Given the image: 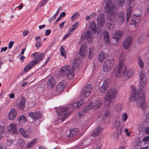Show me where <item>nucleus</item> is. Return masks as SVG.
<instances>
[{"label": "nucleus", "mask_w": 149, "mask_h": 149, "mask_svg": "<svg viewBox=\"0 0 149 149\" xmlns=\"http://www.w3.org/2000/svg\"><path fill=\"white\" fill-rule=\"evenodd\" d=\"M140 78L139 88L140 89H142L144 88L146 80V74L144 72L142 71L140 73Z\"/></svg>", "instance_id": "10"}, {"label": "nucleus", "mask_w": 149, "mask_h": 149, "mask_svg": "<svg viewBox=\"0 0 149 149\" xmlns=\"http://www.w3.org/2000/svg\"><path fill=\"white\" fill-rule=\"evenodd\" d=\"M8 131L10 133H18L17 127L16 125L14 123H12L10 125L9 127Z\"/></svg>", "instance_id": "18"}, {"label": "nucleus", "mask_w": 149, "mask_h": 149, "mask_svg": "<svg viewBox=\"0 0 149 149\" xmlns=\"http://www.w3.org/2000/svg\"><path fill=\"white\" fill-rule=\"evenodd\" d=\"M19 132L22 136L25 138H28L29 136V134L22 128H20L19 129Z\"/></svg>", "instance_id": "29"}, {"label": "nucleus", "mask_w": 149, "mask_h": 149, "mask_svg": "<svg viewBox=\"0 0 149 149\" xmlns=\"http://www.w3.org/2000/svg\"><path fill=\"white\" fill-rule=\"evenodd\" d=\"M95 47L92 46L89 49L88 58L91 59L94 56L95 53Z\"/></svg>", "instance_id": "28"}, {"label": "nucleus", "mask_w": 149, "mask_h": 149, "mask_svg": "<svg viewBox=\"0 0 149 149\" xmlns=\"http://www.w3.org/2000/svg\"><path fill=\"white\" fill-rule=\"evenodd\" d=\"M38 141L37 139H34L32 141L30 142L27 145V147L29 148H31L35 144H36Z\"/></svg>", "instance_id": "35"}, {"label": "nucleus", "mask_w": 149, "mask_h": 149, "mask_svg": "<svg viewBox=\"0 0 149 149\" xmlns=\"http://www.w3.org/2000/svg\"><path fill=\"white\" fill-rule=\"evenodd\" d=\"M102 129V126L97 127L94 129L92 134V136L94 137L98 136L101 134Z\"/></svg>", "instance_id": "19"}, {"label": "nucleus", "mask_w": 149, "mask_h": 149, "mask_svg": "<svg viewBox=\"0 0 149 149\" xmlns=\"http://www.w3.org/2000/svg\"><path fill=\"white\" fill-rule=\"evenodd\" d=\"M124 132L126 133V135L128 136H130V133L128 132V130L127 128H125L124 129Z\"/></svg>", "instance_id": "54"}, {"label": "nucleus", "mask_w": 149, "mask_h": 149, "mask_svg": "<svg viewBox=\"0 0 149 149\" xmlns=\"http://www.w3.org/2000/svg\"><path fill=\"white\" fill-rule=\"evenodd\" d=\"M61 49V56H65L66 52L63 47L62 46H61L60 48Z\"/></svg>", "instance_id": "40"}, {"label": "nucleus", "mask_w": 149, "mask_h": 149, "mask_svg": "<svg viewBox=\"0 0 149 149\" xmlns=\"http://www.w3.org/2000/svg\"><path fill=\"white\" fill-rule=\"evenodd\" d=\"M123 35L122 32L120 31H117L115 33L114 38L118 41L122 38Z\"/></svg>", "instance_id": "26"}, {"label": "nucleus", "mask_w": 149, "mask_h": 149, "mask_svg": "<svg viewBox=\"0 0 149 149\" xmlns=\"http://www.w3.org/2000/svg\"><path fill=\"white\" fill-rule=\"evenodd\" d=\"M88 51V49L86 45L85 44H83L80 46L79 54L82 57H84L87 53Z\"/></svg>", "instance_id": "14"}, {"label": "nucleus", "mask_w": 149, "mask_h": 149, "mask_svg": "<svg viewBox=\"0 0 149 149\" xmlns=\"http://www.w3.org/2000/svg\"><path fill=\"white\" fill-rule=\"evenodd\" d=\"M138 63L140 67L142 69H143L144 68V64L140 57L139 58Z\"/></svg>", "instance_id": "37"}, {"label": "nucleus", "mask_w": 149, "mask_h": 149, "mask_svg": "<svg viewBox=\"0 0 149 149\" xmlns=\"http://www.w3.org/2000/svg\"><path fill=\"white\" fill-rule=\"evenodd\" d=\"M85 38L86 39L88 42L91 43L93 41V36L90 30L87 31L85 35Z\"/></svg>", "instance_id": "20"}, {"label": "nucleus", "mask_w": 149, "mask_h": 149, "mask_svg": "<svg viewBox=\"0 0 149 149\" xmlns=\"http://www.w3.org/2000/svg\"><path fill=\"white\" fill-rule=\"evenodd\" d=\"M107 26L109 29H112L114 28V26L113 24L110 23H108L107 24Z\"/></svg>", "instance_id": "46"}, {"label": "nucleus", "mask_w": 149, "mask_h": 149, "mask_svg": "<svg viewBox=\"0 0 149 149\" xmlns=\"http://www.w3.org/2000/svg\"><path fill=\"white\" fill-rule=\"evenodd\" d=\"M123 106L122 104H117L115 106V110L116 111L119 112L123 109Z\"/></svg>", "instance_id": "33"}, {"label": "nucleus", "mask_w": 149, "mask_h": 149, "mask_svg": "<svg viewBox=\"0 0 149 149\" xmlns=\"http://www.w3.org/2000/svg\"><path fill=\"white\" fill-rule=\"evenodd\" d=\"M42 45V44L41 40L37 41L36 43V46L37 48L40 47Z\"/></svg>", "instance_id": "45"}, {"label": "nucleus", "mask_w": 149, "mask_h": 149, "mask_svg": "<svg viewBox=\"0 0 149 149\" xmlns=\"http://www.w3.org/2000/svg\"><path fill=\"white\" fill-rule=\"evenodd\" d=\"M78 23L77 22H75L73 25H72V27L70 29L71 31H73L77 28V26Z\"/></svg>", "instance_id": "42"}, {"label": "nucleus", "mask_w": 149, "mask_h": 149, "mask_svg": "<svg viewBox=\"0 0 149 149\" xmlns=\"http://www.w3.org/2000/svg\"><path fill=\"white\" fill-rule=\"evenodd\" d=\"M65 15V12H63L60 15V16H59L57 19H61V17H63Z\"/></svg>", "instance_id": "59"}, {"label": "nucleus", "mask_w": 149, "mask_h": 149, "mask_svg": "<svg viewBox=\"0 0 149 149\" xmlns=\"http://www.w3.org/2000/svg\"><path fill=\"white\" fill-rule=\"evenodd\" d=\"M90 28L92 33L94 34L97 32V27L95 24V22L93 21L90 24Z\"/></svg>", "instance_id": "22"}, {"label": "nucleus", "mask_w": 149, "mask_h": 149, "mask_svg": "<svg viewBox=\"0 0 149 149\" xmlns=\"http://www.w3.org/2000/svg\"><path fill=\"white\" fill-rule=\"evenodd\" d=\"M28 33V31H24L23 32V35L24 36H26Z\"/></svg>", "instance_id": "60"}, {"label": "nucleus", "mask_w": 149, "mask_h": 149, "mask_svg": "<svg viewBox=\"0 0 149 149\" xmlns=\"http://www.w3.org/2000/svg\"><path fill=\"white\" fill-rule=\"evenodd\" d=\"M96 14L95 13H92L91 15L89 16H87L86 17L87 18V19H90L91 18H93L94 17L96 16Z\"/></svg>", "instance_id": "49"}, {"label": "nucleus", "mask_w": 149, "mask_h": 149, "mask_svg": "<svg viewBox=\"0 0 149 149\" xmlns=\"http://www.w3.org/2000/svg\"><path fill=\"white\" fill-rule=\"evenodd\" d=\"M145 92L142 89L140 90L134 89L131 93L130 100V101L134 102L138 100L137 105L139 108L143 109L146 106L145 103Z\"/></svg>", "instance_id": "1"}, {"label": "nucleus", "mask_w": 149, "mask_h": 149, "mask_svg": "<svg viewBox=\"0 0 149 149\" xmlns=\"http://www.w3.org/2000/svg\"><path fill=\"white\" fill-rule=\"evenodd\" d=\"M113 73L114 76L117 78L125 77L126 79H128L133 75V71L131 70L127 69L123 61L120 60L118 66L115 68Z\"/></svg>", "instance_id": "2"}, {"label": "nucleus", "mask_w": 149, "mask_h": 149, "mask_svg": "<svg viewBox=\"0 0 149 149\" xmlns=\"http://www.w3.org/2000/svg\"><path fill=\"white\" fill-rule=\"evenodd\" d=\"M132 40V38L131 36L127 37L124 40L123 45L124 49H129Z\"/></svg>", "instance_id": "12"}, {"label": "nucleus", "mask_w": 149, "mask_h": 149, "mask_svg": "<svg viewBox=\"0 0 149 149\" xmlns=\"http://www.w3.org/2000/svg\"><path fill=\"white\" fill-rule=\"evenodd\" d=\"M141 141L140 139H137L136 141L135 147H140L141 145Z\"/></svg>", "instance_id": "41"}, {"label": "nucleus", "mask_w": 149, "mask_h": 149, "mask_svg": "<svg viewBox=\"0 0 149 149\" xmlns=\"http://www.w3.org/2000/svg\"><path fill=\"white\" fill-rule=\"evenodd\" d=\"M74 60L71 67L70 65H65L62 67L59 71L60 75L62 77L65 76L67 73L66 77L69 79L72 78L74 75L76 63Z\"/></svg>", "instance_id": "4"}, {"label": "nucleus", "mask_w": 149, "mask_h": 149, "mask_svg": "<svg viewBox=\"0 0 149 149\" xmlns=\"http://www.w3.org/2000/svg\"><path fill=\"white\" fill-rule=\"evenodd\" d=\"M67 84V82L64 80H62L59 82L57 86V90L60 92H62L64 90Z\"/></svg>", "instance_id": "16"}, {"label": "nucleus", "mask_w": 149, "mask_h": 149, "mask_svg": "<svg viewBox=\"0 0 149 149\" xmlns=\"http://www.w3.org/2000/svg\"><path fill=\"white\" fill-rule=\"evenodd\" d=\"M79 133L77 129H72L70 130L68 135V137H72L74 136H76Z\"/></svg>", "instance_id": "23"}, {"label": "nucleus", "mask_w": 149, "mask_h": 149, "mask_svg": "<svg viewBox=\"0 0 149 149\" xmlns=\"http://www.w3.org/2000/svg\"><path fill=\"white\" fill-rule=\"evenodd\" d=\"M25 145L24 141L22 139H19L17 143V145L19 149H21Z\"/></svg>", "instance_id": "31"}, {"label": "nucleus", "mask_w": 149, "mask_h": 149, "mask_svg": "<svg viewBox=\"0 0 149 149\" xmlns=\"http://www.w3.org/2000/svg\"><path fill=\"white\" fill-rule=\"evenodd\" d=\"M8 48L7 47H2L1 49V52L3 51H5Z\"/></svg>", "instance_id": "61"}, {"label": "nucleus", "mask_w": 149, "mask_h": 149, "mask_svg": "<svg viewBox=\"0 0 149 149\" xmlns=\"http://www.w3.org/2000/svg\"><path fill=\"white\" fill-rule=\"evenodd\" d=\"M5 132V128L3 126H0V133H2Z\"/></svg>", "instance_id": "55"}, {"label": "nucleus", "mask_w": 149, "mask_h": 149, "mask_svg": "<svg viewBox=\"0 0 149 149\" xmlns=\"http://www.w3.org/2000/svg\"><path fill=\"white\" fill-rule=\"evenodd\" d=\"M97 24L100 27L102 26L105 22V19H97Z\"/></svg>", "instance_id": "36"}, {"label": "nucleus", "mask_w": 149, "mask_h": 149, "mask_svg": "<svg viewBox=\"0 0 149 149\" xmlns=\"http://www.w3.org/2000/svg\"><path fill=\"white\" fill-rule=\"evenodd\" d=\"M143 142H145L149 141V136L145 137L142 140Z\"/></svg>", "instance_id": "53"}, {"label": "nucleus", "mask_w": 149, "mask_h": 149, "mask_svg": "<svg viewBox=\"0 0 149 149\" xmlns=\"http://www.w3.org/2000/svg\"><path fill=\"white\" fill-rule=\"evenodd\" d=\"M115 125L116 129L117 130H119L120 132L121 129L120 128V122L118 121L115 122Z\"/></svg>", "instance_id": "38"}, {"label": "nucleus", "mask_w": 149, "mask_h": 149, "mask_svg": "<svg viewBox=\"0 0 149 149\" xmlns=\"http://www.w3.org/2000/svg\"><path fill=\"white\" fill-rule=\"evenodd\" d=\"M111 114V112L110 111H107L105 113V116H104V119H107L109 118Z\"/></svg>", "instance_id": "39"}, {"label": "nucleus", "mask_w": 149, "mask_h": 149, "mask_svg": "<svg viewBox=\"0 0 149 149\" xmlns=\"http://www.w3.org/2000/svg\"><path fill=\"white\" fill-rule=\"evenodd\" d=\"M13 143V141L12 140H8L6 142V144L8 146H10Z\"/></svg>", "instance_id": "50"}, {"label": "nucleus", "mask_w": 149, "mask_h": 149, "mask_svg": "<svg viewBox=\"0 0 149 149\" xmlns=\"http://www.w3.org/2000/svg\"><path fill=\"white\" fill-rule=\"evenodd\" d=\"M29 116L32 118L33 120L36 121L41 117L42 114L41 112H31L29 113Z\"/></svg>", "instance_id": "13"}, {"label": "nucleus", "mask_w": 149, "mask_h": 149, "mask_svg": "<svg viewBox=\"0 0 149 149\" xmlns=\"http://www.w3.org/2000/svg\"><path fill=\"white\" fill-rule=\"evenodd\" d=\"M105 5L104 6V10L107 16L109 17H113L115 13V4L112 0H104Z\"/></svg>", "instance_id": "5"}, {"label": "nucleus", "mask_w": 149, "mask_h": 149, "mask_svg": "<svg viewBox=\"0 0 149 149\" xmlns=\"http://www.w3.org/2000/svg\"><path fill=\"white\" fill-rule=\"evenodd\" d=\"M134 0H129L128 4L130 5H131L132 2H134ZM132 8L131 6H130L127 8L126 11L127 18L126 19H129L131 15V13L132 11Z\"/></svg>", "instance_id": "17"}, {"label": "nucleus", "mask_w": 149, "mask_h": 149, "mask_svg": "<svg viewBox=\"0 0 149 149\" xmlns=\"http://www.w3.org/2000/svg\"><path fill=\"white\" fill-rule=\"evenodd\" d=\"M25 57L24 56H22L20 58V59L21 62H23L24 61V59Z\"/></svg>", "instance_id": "62"}, {"label": "nucleus", "mask_w": 149, "mask_h": 149, "mask_svg": "<svg viewBox=\"0 0 149 149\" xmlns=\"http://www.w3.org/2000/svg\"><path fill=\"white\" fill-rule=\"evenodd\" d=\"M145 132L146 134H149V127H147L145 130Z\"/></svg>", "instance_id": "64"}, {"label": "nucleus", "mask_w": 149, "mask_h": 149, "mask_svg": "<svg viewBox=\"0 0 149 149\" xmlns=\"http://www.w3.org/2000/svg\"><path fill=\"white\" fill-rule=\"evenodd\" d=\"M61 8V7H59V8L58 9L56 13L55 14V15H54V16H53V18H54V19H55L56 18V16H57V15L58 14V12L60 10Z\"/></svg>", "instance_id": "57"}, {"label": "nucleus", "mask_w": 149, "mask_h": 149, "mask_svg": "<svg viewBox=\"0 0 149 149\" xmlns=\"http://www.w3.org/2000/svg\"><path fill=\"white\" fill-rule=\"evenodd\" d=\"M14 42L13 41H10L9 43L8 44V48L9 49H10L12 48V47Z\"/></svg>", "instance_id": "51"}, {"label": "nucleus", "mask_w": 149, "mask_h": 149, "mask_svg": "<svg viewBox=\"0 0 149 149\" xmlns=\"http://www.w3.org/2000/svg\"><path fill=\"white\" fill-rule=\"evenodd\" d=\"M18 120L19 123L22 124L26 121V117H25L24 115H21L18 118Z\"/></svg>", "instance_id": "32"}, {"label": "nucleus", "mask_w": 149, "mask_h": 149, "mask_svg": "<svg viewBox=\"0 0 149 149\" xmlns=\"http://www.w3.org/2000/svg\"><path fill=\"white\" fill-rule=\"evenodd\" d=\"M51 32V31L50 30L48 29L46 30L45 33V35L47 36L49 35Z\"/></svg>", "instance_id": "58"}, {"label": "nucleus", "mask_w": 149, "mask_h": 149, "mask_svg": "<svg viewBox=\"0 0 149 149\" xmlns=\"http://www.w3.org/2000/svg\"><path fill=\"white\" fill-rule=\"evenodd\" d=\"M88 140V139L84 140L81 143L82 145L85 146L89 145V144L88 143H87V142Z\"/></svg>", "instance_id": "48"}, {"label": "nucleus", "mask_w": 149, "mask_h": 149, "mask_svg": "<svg viewBox=\"0 0 149 149\" xmlns=\"http://www.w3.org/2000/svg\"><path fill=\"white\" fill-rule=\"evenodd\" d=\"M79 15L77 12H75L72 16L71 19H76L79 18Z\"/></svg>", "instance_id": "44"}, {"label": "nucleus", "mask_w": 149, "mask_h": 149, "mask_svg": "<svg viewBox=\"0 0 149 149\" xmlns=\"http://www.w3.org/2000/svg\"><path fill=\"white\" fill-rule=\"evenodd\" d=\"M31 56H33V57L36 56V60L31 62L24 68V70L26 72L32 68L37 63H39L40 61L42 60L44 58V55L42 53L39 54L38 52H36L32 54Z\"/></svg>", "instance_id": "6"}, {"label": "nucleus", "mask_w": 149, "mask_h": 149, "mask_svg": "<svg viewBox=\"0 0 149 149\" xmlns=\"http://www.w3.org/2000/svg\"><path fill=\"white\" fill-rule=\"evenodd\" d=\"M118 94V91L116 89L113 88L108 89L104 97V99L106 101L111 102L114 100Z\"/></svg>", "instance_id": "7"}, {"label": "nucleus", "mask_w": 149, "mask_h": 149, "mask_svg": "<svg viewBox=\"0 0 149 149\" xmlns=\"http://www.w3.org/2000/svg\"><path fill=\"white\" fill-rule=\"evenodd\" d=\"M17 111L15 109H13L10 110L9 114V118L10 119L13 120L16 117L17 115Z\"/></svg>", "instance_id": "21"}, {"label": "nucleus", "mask_w": 149, "mask_h": 149, "mask_svg": "<svg viewBox=\"0 0 149 149\" xmlns=\"http://www.w3.org/2000/svg\"><path fill=\"white\" fill-rule=\"evenodd\" d=\"M102 100L98 98L95 101L90 103L88 105V107L91 109L93 108L98 109L102 104Z\"/></svg>", "instance_id": "11"}, {"label": "nucleus", "mask_w": 149, "mask_h": 149, "mask_svg": "<svg viewBox=\"0 0 149 149\" xmlns=\"http://www.w3.org/2000/svg\"><path fill=\"white\" fill-rule=\"evenodd\" d=\"M108 56L107 54H105L103 52H101L98 56V60L100 62H102L103 60Z\"/></svg>", "instance_id": "25"}, {"label": "nucleus", "mask_w": 149, "mask_h": 149, "mask_svg": "<svg viewBox=\"0 0 149 149\" xmlns=\"http://www.w3.org/2000/svg\"><path fill=\"white\" fill-rule=\"evenodd\" d=\"M92 88V86L91 84H87L83 88L81 94V97L85 98L88 97L91 91Z\"/></svg>", "instance_id": "8"}, {"label": "nucleus", "mask_w": 149, "mask_h": 149, "mask_svg": "<svg viewBox=\"0 0 149 149\" xmlns=\"http://www.w3.org/2000/svg\"><path fill=\"white\" fill-rule=\"evenodd\" d=\"M114 63V60L112 59L105 60L103 65V69L104 71L106 72L109 71L113 66Z\"/></svg>", "instance_id": "9"}, {"label": "nucleus", "mask_w": 149, "mask_h": 149, "mask_svg": "<svg viewBox=\"0 0 149 149\" xmlns=\"http://www.w3.org/2000/svg\"><path fill=\"white\" fill-rule=\"evenodd\" d=\"M109 80L106 79L104 81L102 85L100 88V91L102 93H104L107 90L108 86Z\"/></svg>", "instance_id": "15"}, {"label": "nucleus", "mask_w": 149, "mask_h": 149, "mask_svg": "<svg viewBox=\"0 0 149 149\" xmlns=\"http://www.w3.org/2000/svg\"><path fill=\"white\" fill-rule=\"evenodd\" d=\"M55 80L53 77H51L48 79L47 81V85L51 88H53L55 85Z\"/></svg>", "instance_id": "27"}, {"label": "nucleus", "mask_w": 149, "mask_h": 149, "mask_svg": "<svg viewBox=\"0 0 149 149\" xmlns=\"http://www.w3.org/2000/svg\"><path fill=\"white\" fill-rule=\"evenodd\" d=\"M103 35L104 39L106 44H107L109 40V36L108 33L107 31H105L104 32Z\"/></svg>", "instance_id": "30"}, {"label": "nucleus", "mask_w": 149, "mask_h": 149, "mask_svg": "<svg viewBox=\"0 0 149 149\" xmlns=\"http://www.w3.org/2000/svg\"><path fill=\"white\" fill-rule=\"evenodd\" d=\"M140 19H131L130 21L129 22V24L130 25H135V27H136V25L138 24L137 22H136L137 20V22L140 21Z\"/></svg>", "instance_id": "34"}, {"label": "nucleus", "mask_w": 149, "mask_h": 149, "mask_svg": "<svg viewBox=\"0 0 149 149\" xmlns=\"http://www.w3.org/2000/svg\"><path fill=\"white\" fill-rule=\"evenodd\" d=\"M84 103V100L81 99L76 102L72 104L71 107H63L58 109L57 112L58 116H62L61 118L62 122L69 115L70 113L72 111V109H76L79 108L81 105H82Z\"/></svg>", "instance_id": "3"}, {"label": "nucleus", "mask_w": 149, "mask_h": 149, "mask_svg": "<svg viewBox=\"0 0 149 149\" xmlns=\"http://www.w3.org/2000/svg\"><path fill=\"white\" fill-rule=\"evenodd\" d=\"M87 112V110L85 109L79 112V115L80 116H79V117H81L85 113Z\"/></svg>", "instance_id": "47"}, {"label": "nucleus", "mask_w": 149, "mask_h": 149, "mask_svg": "<svg viewBox=\"0 0 149 149\" xmlns=\"http://www.w3.org/2000/svg\"><path fill=\"white\" fill-rule=\"evenodd\" d=\"M25 99L24 97L21 98L18 104V107L19 109L22 110L25 106Z\"/></svg>", "instance_id": "24"}, {"label": "nucleus", "mask_w": 149, "mask_h": 149, "mask_svg": "<svg viewBox=\"0 0 149 149\" xmlns=\"http://www.w3.org/2000/svg\"><path fill=\"white\" fill-rule=\"evenodd\" d=\"M104 14L103 13L100 14L98 17L97 19H104Z\"/></svg>", "instance_id": "52"}, {"label": "nucleus", "mask_w": 149, "mask_h": 149, "mask_svg": "<svg viewBox=\"0 0 149 149\" xmlns=\"http://www.w3.org/2000/svg\"><path fill=\"white\" fill-rule=\"evenodd\" d=\"M122 120L123 121H126L127 119V116L126 113H124L121 117Z\"/></svg>", "instance_id": "43"}, {"label": "nucleus", "mask_w": 149, "mask_h": 149, "mask_svg": "<svg viewBox=\"0 0 149 149\" xmlns=\"http://www.w3.org/2000/svg\"><path fill=\"white\" fill-rule=\"evenodd\" d=\"M65 22H62L61 24H59V26H60V28H61V29H62L63 27V26L65 24Z\"/></svg>", "instance_id": "63"}, {"label": "nucleus", "mask_w": 149, "mask_h": 149, "mask_svg": "<svg viewBox=\"0 0 149 149\" xmlns=\"http://www.w3.org/2000/svg\"><path fill=\"white\" fill-rule=\"evenodd\" d=\"M0 149H8V148H6L4 144L1 143L0 144Z\"/></svg>", "instance_id": "56"}]
</instances>
